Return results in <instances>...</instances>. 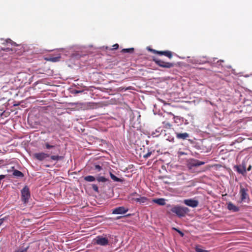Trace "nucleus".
I'll use <instances>...</instances> for the list:
<instances>
[{
	"instance_id": "obj_41",
	"label": "nucleus",
	"mask_w": 252,
	"mask_h": 252,
	"mask_svg": "<svg viewBox=\"0 0 252 252\" xmlns=\"http://www.w3.org/2000/svg\"><path fill=\"white\" fill-rule=\"evenodd\" d=\"M245 77H248V76H249V75H245Z\"/></svg>"
},
{
	"instance_id": "obj_4",
	"label": "nucleus",
	"mask_w": 252,
	"mask_h": 252,
	"mask_svg": "<svg viewBox=\"0 0 252 252\" xmlns=\"http://www.w3.org/2000/svg\"><path fill=\"white\" fill-rule=\"evenodd\" d=\"M247 162L243 161L242 164L239 166H237V172L241 174L243 176H246L247 172L246 171H250L252 169V165H249L247 169Z\"/></svg>"
},
{
	"instance_id": "obj_36",
	"label": "nucleus",
	"mask_w": 252,
	"mask_h": 252,
	"mask_svg": "<svg viewBox=\"0 0 252 252\" xmlns=\"http://www.w3.org/2000/svg\"><path fill=\"white\" fill-rule=\"evenodd\" d=\"M82 91H78V90H74V94H78L82 92Z\"/></svg>"
},
{
	"instance_id": "obj_31",
	"label": "nucleus",
	"mask_w": 252,
	"mask_h": 252,
	"mask_svg": "<svg viewBox=\"0 0 252 252\" xmlns=\"http://www.w3.org/2000/svg\"><path fill=\"white\" fill-rule=\"evenodd\" d=\"M131 89V87H127L126 88H119V90H120V91H126V90H129Z\"/></svg>"
},
{
	"instance_id": "obj_22",
	"label": "nucleus",
	"mask_w": 252,
	"mask_h": 252,
	"mask_svg": "<svg viewBox=\"0 0 252 252\" xmlns=\"http://www.w3.org/2000/svg\"><path fill=\"white\" fill-rule=\"evenodd\" d=\"M195 251L196 252H209V251L203 250L200 246H197L195 247Z\"/></svg>"
},
{
	"instance_id": "obj_10",
	"label": "nucleus",
	"mask_w": 252,
	"mask_h": 252,
	"mask_svg": "<svg viewBox=\"0 0 252 252\" xmlns=\"http://www.w3.org/2000/svg\"><path fill=\"white\" fill-rule=\"evenodd\" d=\"M128 209L123 206L117 207L113 209L112 214H124L128 211Z\"/></svg>"
},
{
	"instance_id": "obj_18",
	"label": "nucleus",
	"mask_w": 252,
	"mask_h": 252,
	"mask_svg": "<svg viewBox=\"0 0 252 252\" xmlns=\"http://www.w3.org/2000/svg\"><path fill=\"white\" fill-rule=\"evenodd\" d=\"M13 175L17 178H22L24 177V174L18 170H14L13 171Z\"/></svg>"
},
{
	"instance_id": "obj_35",
	"label": "nucleus",
	"mask_w": 252,
	"mask_h": 252,
	"mask_svg": "<svg viewBox=\"0 0 252 252\" xmlns=\"http://www.w3.org/2000/svg\"><path fill=\"white\" fill-rule=\"evenodd\" d=\"M2 50L4 51H11V49H10V48H2Z\"/></svg>"
},
{
	"instance_id": "obj_30",
	"label": "nucleus",
	"mask_w": 252,
	"mask_h": 252,
	"mask_svg": "<svg viewBox=\"0 0 252 252\" xmlns=\"http://www.w3.org/2000/svg\"><path fill=\"white\" fill-rule=\"evenodd\" d=\"M151 154H152V152H149L146 155H144L143 157L144 158H147L151 155Z\"/></svg>"
},
{
	"instance_id": "obj_19",
	"label": "nucleus",
	"mask_w": 252,
	"mask_h": 252,
	"mask_svg": "<svg viewBox=\"0 0 252 252\" xmlns=\"http://www.w3.org/2000/svg\"><path fill=\"white\" fill-rule=\"evenodd\" d=\"M110 176L111 178L115 182H122L123 180L118 177H117L115 175L112 174L111 172H110Z\"/></svg>"
},
{
	"instance_id": "obj_1",
	"label": "nucleus",
	"mask_w": 252,
	"mask_h": 252,
	"mask_svg": "<svg viewBox=\"0 0 252 252\" xmlns=\"http://www.w3.org/2000/svg\"><path fill=\"white\" fill-rule=\"evenodd\" d=\"M249 189L246 185H240V199L241 202L247 203L249 200V195L248 194Z\"/></svg>"
},
{
	"instance_id": "obj_3",
	"label": "nucleus",
	"mask_w": 252,
	"mask_h": 252,
	"mask_svg": "<svg viewBox=\"0 0 252 252\" xmlns=\"http://www.w3.org/2000/svg\"><path fill=\"white\" fill-rule=\"evenodd\" d=\"M171 211L179 217H183L189 212L187 207L175 206L173 207Z\"/></svg>"
},
{
	"instance_id": "obj_13",
	"label": "nucleus",
	"mask_w": 252,
	"mask_h": 252,
	"mask_svg": "<svg viewBox=\"0 0 252 252\" xmlns=\"http://www.w3.org/2000/svg\"><path fill=\"white\" fill-rule=\"evenodd\" d=\"M61 58V54H59L57 56L54 57L53 56H50L48 57L45 58V60L47 61H50L51 62L55 63L59 62Z\"/></svg>"
},
{
	"instance_id": "obj_8",
	"label": "nucleus",
	"mask_w": 252,
	"mask_h": 252,
	"mask_svg": "<svg viewBox=\"0 0 252 252\" xmlns=\"http://www.w3.org/2000/svg\"><path fill=\"white\" fill-rule=\"evenodd\" d=\"M33 157L39 161H42L45 159L47 158H49L50 157V155L44 152H40L34 154Z\"/></svg>"
},
{
	"instance_id": "obj_37",
	"label": "nucleus",
	"mask_w": 252,
	"mask_h": 252,
	"mask_svg": "<svg viewBox=\"0 0 252 252\" xmlns=\"http://www.w3.org/2000/svg\"><path fill=\"white\" fill-rule=\"evenodd\" d=\"M4 220L3 218H0V225L3 223Z\"/></svg>"
},
{
	"instance_id": "obj_6",
	"label": "nucleus",
	"mask_w": 252,
	"mask_h": 252,
	"mask_svg": "<svg viewBox=\"0 0 252 252\" xmlns=\"http://www.w3.org/2000/svg\"><path fill=\"white\" fill-rule=\"evenodd\" d=\"M154 61L160 67L170 68L174 66V63L165 62L158 59H154Z\"/></svg>"
},
{
	"instance_id": "obj_26",
	"label": "nucleus",
	"mask_w": 252,
	"mask_h": 252,
	"mask_svg": "<svg viewBox=\"0 0 252 252\" xmlns=\"http://www.w3.org/2000/svg\"><path fill=\"white\" fill-rule=\"evenodd\" d=\"M45 146L47 149H50L55 147L54 145H50L48 143H45Z\"/></svg>"
},
{
	"instance_id": "obj_14",
	"label": "nucleus",
	"mask_w": 252,
	"mask_h": 252,
	"mask_svg": "<svg viewBox=\"0 0 252 252\" xmlns=\"http://www.w3.org/2000/svg\"><path fill=\"white\" fill-rule=\"evenodd\" d=\"M154 53H156L160 55H164L169 59H171L172 57V53L170 51H158L155 50H152Z\"/></svg>"
},
{
	"instance_id": "obj_11",
	"label": "nucleus",
	"mask_w": 252,
	"mask_h": 252,
	"mask_svg": "<svg viewBox=\"0 0 252 252\" xmlns=\"http://www.w3.org/2000/svg\"><path fill=\"white\" fill-rule=\"evenodd\" d=\"M205 164L204 161H199L196 159L191 160L189 163V168L192 167H197Z\"/></svg>"
},
{
	"instance_id": "obj_23",
	"label": "nucleus",
	"mask_w": 252,
	"mask_h": 252,
	"mask_svg": "<svg viewBox=\"0 0 252 252\" xmlns=\"http://www.w3.org/2000/svg\"><path fill=\"white\" fill-rule=\"evenodd\" d=\"M97 181L99 182H106L108 179L103 176H99L96 179Z\"/></svg>"
},
{
	"instance_id": "obj_12",
	"label": "nucleus",
	"mask_w": 252,
	"mask_h": 252,
	"mask_svg": "<svg viewBox=\"0 0 252 252\" xmlns=\"http://www.w3.org/2000/svg\"><path fill=\"white\" fill-rule=\"evenodd\" d=\"M134 199L136 202L139 203L142 205H146L148 203L147 202L148 199L146 197L140 196L139 197L134 198Z\"/></svg>"
},
{
	"instance_id": "obj_20",
	"label": "nucleus",
	"mask_w": 252,
	"mask_h": 252,
	"mask_svg": "<svg viewBox=\"0 0 252 252\" xmlns=\"http://www.w3.org/2000/svg\"><path fill=\"white\" fill-rule=\"evenodd\" d=\"M84 180L87 182H92L95 180V178L94 177L90 175L85 177Z\"/></svg>"
},
{
	"instance_id": "obj_2",
	"label": "nucleus",
	"mask_w": 252,
	"mask_h": 252,
	"mask_svg": "<svg viewBox=\"0 0 252 252\" xmlns=\"http://www.w3.org/2000/svg\"><path fill=\"white\" fill-rule=\"evenodd\" d=\"M250 98V96L240 94L239 101H237V105L241 108L251 106L252 101Z\"/></svg>"
},
{
	"instance_id": "obj_40",
	"label": "nucleus",
	"mask_w": 252,
	"mask_h": 252,
	"mask_svg": "<svg viewBox=\"0 0 252 252\" xmlns=\"http://www.w3.org/2000/svg\"><path fill=\"white\" fill-rule=\"evenodd\" d=\"M242 111H243V109H241V110H239V112H242Z\"/></svg>"
},
{
	"instance_id": "obj_17",
	"label": "nucleus",
	"mask_w": 252,
	"mask_h": 252,
	"mask_svg": "<svg viewBox=\"0 0 252 252\" xmlns=\"http://www.w3.org/2000/svg\"><path fill=\"white\" fill-rule=\"evenodd\" d=\"M50 159L51 160L58 161L59 160H62L63 158V156H58V155H52L50 156Z\"/></svg>"
},
{
	"instance_id": "obj_33",
	"label": "nucleus",
	"mask_w": 252,
	"mask_h": 252,
	"mask_svg": "<svg viewBox=\"0 0 252 252\" xmlns=\"http://www.w3.org/2000/svg\"><path fill=\"white\" fill-rule=\"evenodd\" d=\"M119 48V45L118 44H115L113 46L112 50H116Z\"/></svg>"
},
{
	"instance_id": "obj_24",
	"label": "nucleus",
	"mask_w": 252,
	"mask_h": 252,
	"mask_svg": "<svg viewBox=\"0 0 252 252\" xmlns=\"http://www.w3.org/2000/svg\"><path fill=\"white\" fill-rule=\"evenodd\" d=\"M134 51V48H126V49H123L122 50V52L123 53H132Z\"/></svg>"
},
{
	"instance_id": "obj_38",
	"label": "nucleus",
	"mask_w": 252,
	"mask_h": 252,
	"mask_svg": "<svg viewBox=\"0 0 252 252\" xmlns=\"http://www.w3.org/2000/svg\"><path fill=\"white\" fill-rule=\"evenodd\" d=\"M4 163V160L0 159V164H3Z\"/></svg>"
},
{
	"instance_id": "obj_5",
	"label": "nucleus",
	"mask_w": 252,
	"mask_h": 252,
	"mask_svg": "<svg viewBox=\"0 0 252 252\" xmlns=\"http://www.w3.org/2000/svg\"><path fill=\"white\" fill-rule=\"evenodd\" d=\"M22 200L24 203L28 202L30 197L29 189L27 186H25L21 190Z\"/></svg>"
},
{
	"instance_id": "obj_32",
	"label": "nucleus",
	"mask_w": 252,
	"mask_h": 252,
	"mask_svg": "<svg viewBox=\"0 0 252 252\" xmlns=\"http://www.w3.org/2000/svg\"><path fill=\"white\" fill-rule=\"evenodd\" d=\"M59 51L60 52L64 53V54L65 55H67V54H66L67 51L63 49H62V48L60 49H59Z\"/></svg>"
},
{
	"instance_id": "obj_15",
	"label": "nucleus",
	"mask_w": 252,
	"mask_h": 252,
	"mask_svg": "<svg viewBox=\"0 0 252 252\" xmlns=\"http://www.w3.org/2000/svg\"><path fill=\"white\" fill-rule=\"evenodd\" d=\"M176 136L178 139L185 140L189 137V135L187 132L185 133H176Z\"/></svg>"
},
{
	"instance_id": "obj_25",
	"label": "nucleus",
	"mask_w": 252,
	"mask_h": 252,
	"mask_svg": "<svg viewBox=\"0 0 252 252\" xmlns=\"http://www.w3.org/2000/svg\"><path fill=\"white\" fill-rule=\"evenodd\" d=\"M6 43H10L12 45L16 46L17 44L15 42L12 41L10 39L8 38L5 40H4Z\"/></svg>"
},
{
	"instance_id": "obj_16",
	"label": "nucleus",
	"mask_w": 252,
	"mask_h": 252,
	"mask_svg": "<svg viewBox=\"0 0 252 252\" xmlns=\"http://www.w3.org/2000/svg\"><path fill=\"white\" fill-rule=\"evenodd\" d=\"M152 202L159 205H164L165 204V199L162 198L154 199Z\"/></svg>"
},
{
	"instance_id": "obj_7",
	"label": "nucleus",
	"mask_w": 252,
	"mask_h": 252,
	"mask_svg": "<svg viewBox=\"0 0 252 252\" xmlns=\"http://www.w3.org/2000/svg\"><path fill=\"white\" fill-rule=\"evenodd\" d=\"M94 243L100 246H106L108 244V240L105 237L98 236L94 239Z\"/></svg>"
},
{
	"instance_id": "obj_34",
	"label": "nucleus",
	"mask_w": 252,
	"mask_h": 252,
	"mask_svg": "<svg viewBox=\"0 0 252 252\" xmlns=\"http://www.w3.org/2000/svg\"><path fill=\"white\" fill-rule=\"evenodd\" d=\"M175 230H176L182 236H184V233L181 231L180 230L176 229V228H174Z\"/></svg>"
},
{
	"instance_id": "obj_9",
	"label": "nucleus",
	"mask_w": 252,
	"mask_h": 252,
	"mask_svg": "<svg viewBox=\"0 0 252 252\" xmlns=\"http://www.w3.org/2000/svg\"><path fill=\"white\" fill-rule=\"evenodd\" d=\"M184 203L187 206L195 208L198 205V201L193 199H187L184 200Z\"/></svg>"
},
{
	"instance_id": "obj_27",
	"label": "nucleus",
	"mask_w": 252,
	"mask_h": 252,
	"mask_svg": "<svg viewBox=\"0 0 252 252\" xmlns=\"http://www.w3.org/2000/svg\"><path fill=\"white\" fill-rule=\"evenodd\" d=\"M92 188L95 192H98V188L97 185L95 184L92 185Z\"/></svg>"
},
{
	"instance_id": "obj_21",
	"label": "nucleus",
	"mask_w": 252,
	"mask_h": 252,
	"mask_svg": "<svg viewBox=\"0 0 252 252\" xmlns=\"http://www.w3.org/2000/svg\"><path fill=\"white\" fill-rule=\"evenodd\" d=\"M227 208L229 210H233L234 211H236V207L235 206H234L232 203H228V205H227Z\"/></svg>"
},
{
	"instance_id": "obj_29",
	"label": "nucleus",
	"mask_w": 252,
	"mask_h": 252,
	"mask_svg": "<svg viewBox=\"0 0 252 252\" xmlns=\"http://www.w3.org/2000/svg\"><path fill=\"white\" fill-rule=\"evenodd\" d=\"M94 169L97 171H99L102 169V167L99 165H95L94 166Z\"/></svg>"
},
{
	"instance_id": "obj_42",
	"label": "nucleus",
	"mask_w": 252,
	"mask_h": 252,
	"mask_svg": "<svg viewBox=\"0 0 252 252\" xmlns=\"http://www.w3.org/2000/svg\"><path fill=\"white\" fill-rule=\"evenodd\" d=\"M234 168H236V166H234Z\"/></svg>"
},
{
	"instance_id": "obj_28",
	"label": "nucleus",
	"mask_w": 252,
	"mask_h": 252,
	"mask_svg": "<svg viewBox=\"0 0 252 252\" xmlns=\"http://www.w3.org/2000/svg\"><path fill=\"white\" fill-rule=\"evenodd\" d=\"M28 249V247L20 249H19L18 251H17L15 252H26L27 251Z\"/></svg>"
},
{
	"instance_id": "obj_39",
	"label": "nucleus",
	"mask_w": 252,
	"mask_h": 252,
	"mask_svg": "<svg viewBox=\"0 0 252 252\" xmlns=\"http://www.w3.org/2000/svg\"><path fill=\"white\" fill-rule=\"evenodd\" d=\"M237 75H238V77L242 76L240 73H237Z\"/></svg>"
}]
</instances>
